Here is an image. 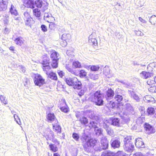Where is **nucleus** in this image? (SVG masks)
<instances>
[{
  "instance_id": "60",
  "label": "nucleus",
  "mask_w": 156,
  "mask_h": 156,
  "mask_svg": "<svg viewBox=\"0 0 156 156\" xmlns=\"http://www.w3.org/2000/svg\"><path fill=\"white\" fill-rule=\"evenodd\" d=\"M154 82H155L154 80H149L147 81V83L149 85H151L154 84Z\"/></svg>"
},
{
  "instance_id": "35",
  "label": "nucleus",
  "mask_w": 156,
  "mask_h": 156,
  "mask_svg": "<svg viewBox=\"0 0 156 156\" xmlns=\"http://www.w3.org/2000/svg\"><path fill=\"white\" fill-rule=\"evenodd\" d=\"M144 101L148 102H152L154 101V98L151 96L149 95H147L144 96Z\"/></svg>"
},
{
  "instance_id": "44",
  "label": "nucleus",
  "mask_w": 156,
  "mask_h": 156,
  "mask_svg": "<svg viewBox=\"0 0 156 156\" xmlns=\"http://www.w3.org/2000/svg\"><path fill=\"white\" fill-rule=\"evenodd\" d=\"M149 21L152 24H154L156 22V16H152L150 18Z\"/></svg>"
},
{
  "instance_id": "55",
  "label": "nucleus",
  "mask_w": 156,
  "mask_h": 156,
  "mask_svg": "<svg viewBox=\"0 0 156 156\" xmlns=\"http://www.w3.org/2000/svg\"><path fill=\"white\" fill-rule=\"evenodd\" d=\"M156 86H151L150 87L149 89V91L151 93H154L155 92V89Z\"/></svg>"
},
{
  "instance_id": "1",
  "label": "nucleus",
  "mask_w": 156,
  "mask_h": 156,
  "mask_svg": "<svg viewBox=\"0 0 156 156\" xmlns=\"http://www.w3.org/2000/svg\"><path fill=\"white\" fill-rule=\"evenodd\" d=\"M114 99L115 101H116V102L115 101H109V102H108L106 104V106L109 108L110 109V108H115L118 107V104L120 105L123 106L124 104L122 103V101L123 99V97L122 95L116 94L115 95Z\"/></svg>"
},
{
  "instance_id": "37",
  "label": "nucleus",
  "mask_w": 156,
  "mask_h": 156,
  "mask_svg": "<svg viewBox=\"0 0 156 156\" xmlns=\"http://www.w3.org/2000/svg\"><path fill=\"white\" fill-rule=\"evenodd\" d=\"M10 12L12 14L16 16L18 15L17 11L15 9L14 6L12 5L10 8Z\"/></svg>"
},
{
  "instance_id": "27",
  "label": "nucleus",
  "mask_w": 156,
  "mask_h": 156,
  "mask_svg": "<svg viewBox=\"0 0 156 156\" xmlns=\"http://www.w3.org/2000/svg\"><path fill=\"white\" fill-rule=\"evenodd\" d=\"M94 132L95 135L97 137L102 135V129L101 128H99L98 126L97 128L94 129Z\"/></svg>"
},
{
  "instance_id": "28",
  "label": "nucleus",
  "mask_w": 156,
  "mask_h": 156,
  "mask_svg": "<svg viewBox=\"0 0 156 156\" xmlns=\"http://www.w3.org/2000/svg\"><path fill=\"white\" fill-rule=\"evenodd\" d=\"M141 74L143 75L145 79H147L150 77L153 76L154 73L153 72L143 71L142 72Z\"/></svg>"
},
{
  "instance_id": "3",
  "label": "nucleus",
  "mask_w": 156,
  "mask_h": 156,
  "mask_svg": "<svg viewBox=\"0 0 156 156\" xmlns=\"http://www.w3.org/2000/svg\"><path fill=\"white\" fill-rule=\"evenodd\" d=\"M97 140L93 138L88 139L87 141L83 144V147L84 151L87 153L90 152L91 149L96 145Z\"/></svg>"
},
{
  "instance_id": "39",
  "label": "nucleus",
  "mask_w": 156,
  "mask_h": 156,
  "mask_svg": "<svg viewBox=\"0 0 156 156\" xmlns=\"http://www.w3.org/2000/svg\"><path fill=\"white\" fill-rule=\"evenodd\" d=\"M89 118L91 119L97 121H98L99 119L98 116L92 113L89 114Z\"/></svg>"
},
{
  "instance_id": "36",
  "label": "nucleus",
  "mask_w": 156,
  "mask_h": 156,
  "mask_svg": "<svg viewBox=\"0 0 156 156\" xmlns=\"http://www.w3.org/2000/svg\"><path fill=\"white\" fill-rule=\"evenodd\" d=\"M49 147L50 150L53 152H56L58 151V148L55 144H50L49 145Z\"/></svg>"
},
{
  "instance_id": "8",
  "label": "nucleus",
  "mask_w": 156,
  "mask_h": 156,
  "mask_svg": "<svg viewBox=\"0 0 156 156\" xmlns=\"http://www.w3.org/2000/svg\"><path fill=\"white\" fill-rule=\"evenodd\" d=\"M49 58L47 56L43 58L41 63L42 65V69L44 71L47 72L51 69L49 66Z\"/></svg>"
},
{
  "instance_id": "24",
  "label": "nucleus",
  "mask_w": 156,
  "mask_h": 156,
  "mask_svg": "<svg viewBox=\"0 0 156 156\" xmlns=\"http://www.w3.org/2000/svg\"><path fill=\"white\" fill-rule=\"evenodd\" d=\"M111 124L117 127L120 126L119 120L117 118L112 117L110 118Z\"/></svg>"
},
{
  "instance_id": "53",
  "label": "nucleus",
  "mask_w": 156,
  "mask_h": 156,
  "mask_svg": "<svg viewBox=\"0 0 156 156\" xmlns=\"http://www.w3.org/2000/svg\"><path fill=\"white\" fill-rule=\"evenodd\" d=\"M14 117L15 119V120H16V122L19 125H20L21 124V122L20 121V119L19 117H18V116L17 115H14Z\"/></svg>"
},
{
  "instance_id": "46",
  "label": "nucleus",
  "mask_w": 156,
  "mask_h": 156,
  "mask_svg": "<svg viewBox=\"0 0 156 156\" xmlns=\"http://www.w3.org/2000/svg\"><path fill=\"white\" fill-rule=\"evenodd\" d=\"M89 76L90 78L94 80H96L98 78V74L90 73Z\"/></svg>"
},
{
  "instance_id": "49",
  "label": "nucleus",
  "mask_w": 156,
  "mask_h": 156,
  "mask_svg": "<svg viewBox=\"0 0 156 156\" xmlns=\"http://www.w3.org/2000/svg\"><path fill=\"white\" fill-rule=\"evenodd\" d=\"M115 156H128V155L122 151H118L115 154Z\"/></svg>"
},
{
  "instance_id": "11",
  "label": "nucleus",
  "mask_w": 156,
  "mask_h": 156,
  "mask_svg": "<svg viewBox=\"0 0 156 156\" xmlns=\"http://www.w3.org/2000/svg\"><path fill=\"white\" fill-rule=\"evenodd\" d=\"M144 126L147 133H153L155 132V130L154 127L148 123H145L144 125Z\"/></svg>"
},
{
  "instance_id": "16",
  "label": "nucleus",
  "mask_w": 156,
  "mask_h": 156,
  "mask_svg": "<svg viewBox=\"0 0 156 156\" xmlns=\"http://www.w3.org/2000/svg\"><path fill=\"white\" fill-rule=\"evenodd\" d=\"M135 145L138 148H143L145 147V145L140 138H138L135 139Z\"/></svg>"
},
{
  "instance_id": "6",
  "label": "nucleus",
  "mask_w": 156,
  "mask_h": 156,
  "mask_svg": "<svg viewBox=\"0 0 156 156\" xmlns=\"http://www.w3.org/2000/svg\"><path fill=\"white\" fill-rule=\"evenodd\" d=\"M23 17L26 26L31 27V25L34 23L30 14L27 12H24Z\"/></svg>"
},
{
  "instance_id": "19",
  "label": "nucleus",
  "mask_w": 156,
  "mask_h": 156,
  "mask_svg": "<svg viewBox=\"0 0 156 156\" xmlns=\"http://www.w3.org/2000/svg\"><path fill=\"white\" fill-rule=\"evenodd\" d=\"M130 94V97L133 99L135 100L137 102H139L140 101V98L138 96L135 92L133 91L128 90Z\"/></svg>"
},
{
  "instance_id": "61",
  "label": "nucleus",
  "mask_w": 156,
  "mask_h": 156,
  "mask_svg": "<svg viewBox=\"0 0 156 156\" xmlns=\"http://www.w3.org/2000/svg\"><path fill=\"white\" fill-rule=\"evenodd\" d=\"M3 32L4 34H9V30L8 28L5 27L4 29Z\"/></svg>"
},
{
  "instance_id": "50",
  "label": "nucleus",
  "mask_w": 156,
  "mask_h": 156,
  "mask_svg": "<svg viewBox=\"0 0 156 156\" xmlns=\"http://www.w3.org/2000/svg\"><path fill=\"white\" fill-rule=\"evenodd\" d=\"M125 108L128 111L132 110L133 109V107L130 103H126L125 105Z\"/></svg>"
},
{
  "instance_id": "57",
  "label": "nucleus",
  "mask_w": 156,
  "mask_h": 156,
  "mask_svg": "<svg viewBox=\"0 0 156 156\" xmlns=\"http://www.w3.org/2000/svg\"><path fill=\"white\" fill-rule=\"evenodd\" d=\"M77 154V150L76 149H73L71 152L72 156H76Z\"/></svg>"
},
{
  "instance_id": "41",
  "label": "nucleus",
  "mask_w": 156,
  "mask_h": 156,
  "mask_svg": "<svg viewBox=\"0 0 156 156\" xmlns=\"http://www.w3.org/2000/svg\"><path fill=\"white\" fill-rule=\"evenodd\" d=\"M60 109L62 111L65 113H67L69 111V108L66 103L65 105L61 107Z\"/></svg>"
},
{
  "instance_id": "34",
  "label": "nucleus",
  "mask_w": 156,
  "mask_h": 156,
  "mask_svg": "<svg viewBox=\"0 0 156 156\" xmlns=\"http://www.w3.org/2000/svg\"><path fill=\"white\" fill-rule=\"evenodd\" d=\"M71 37V35L69 34H63L62 36V39L63 40H64L66 41V43L65 44V45L67 44L66 40H69Z\"/></svg>"
},
{
  "instance_id": "5",
  "label": "nucleus",
  "mask_w": 156,
  "mask_h": 156,
  "mask_svg": "<svg viewBox=\"0 0 156 156\" xmlns=\"http://www.w3.org/2000/svg\"><path fill=\"white\" fill-rule=\"evenodd\" d=\"M101 146L95 148V150L96 151H101L103 150H106L108 148V141L106 137H103L101 138Z\"/></svg>"
},
{
  "instance_id": "30",
  "label": "nucleus",
  "mask_w": 156,
  "mask_h": 156,
  "mask_svg": "<svg viewBox=\"0 0 156 156\" xmlns=\"http://www.w3.org/2000/svg\"><path fill=\"white\" fill-rule=\"evenodd\" d=\"M26 5L27 7L34 9L35 8V1L34 0H28Z\"/></svg>"
},
{
  "instance_id": "64",
  "label": "nucleus",
  "mask_w": 156,
  "mask_h": 156,
  "mask_svg": "<svg viewBox=\"0 0 156 156\" xmlns=\"http://www.w3.org/2000/svg\"><path fill=\"white\" fill-rule=\"evenodd\" d=\"M133 156H144L141 153H136L133 154Z\"/></svg>"
},
{
  "instance_id": "2",
  "label": "nucleus",
  "mask_w": 156,
  "mask_h": 156,
  "mask_svg": "<svg viewBox=\"0 0 156 156\" xmlns=\"http://www.w3.org/2000/svg\"><path fill=\"white\" fill-rule=\"evenodd\" d=\"M104 96L100 90L96 91L91 97V101L98 106L103 105Z\"/></svg>"
},
{
  "instance_id": "47",
  "label": "nucleus",
  "mask_w": 156,
  "mask_h": 156,
  "mask_svg": "<svg viewBox=\"0 0 156 156\" xmlns=\"http://www.w3.org/2000/svg\"><path fill=\"white\" fill-rule=\"evenodd\" d=\"M92 37L90 35L89 38H91V39L89 40V42H91L95 46H96L98 44L97 40L95 38H91Z\"/></svg>"
},
{
  "instance_id": "25",
  "label": "nucleus",
  "mask_w": 156,
  "mask_h": 156,
  "mask_svg": "<svg viewBox=\"0 0 156 156\" xmlns=\"http://www.w3.org/2000/svg\"><path fill=\"white\" fill-rule=\"evenodd\" d=\"M48 71L45 72L48 75V77L55 80H57L58 78L56 73L53 72L49 73Z\"/></svg>"
},
{
  "instance_id": "62",
  "label": "nucleus",
  "mask_w": 156,
  "mask_h": 156,
  "mask_svg": "<svg viewBox=\"0 0 156 156\" xmlns=\"http://www.w3.org/2000/svg\"><path fill=\"white\" fill-rule=\"evenodd\" d=\"M136 34L138 36H142L144 35L143 33L139 30L136 31Z\"/></svg>"
},
{
  "instance_id": "54",
  "label": "nucleus",
  "mask_w": 156,
  "mask_h": 156,
  "mask_svg": "<svg viewBox=\"0 0 156 156\" xmlns=\"http://www.w3.org/2000/svg\"><path fill=\"white\" fill-rule=\"evenodd\" d=\"M41 28L42 31L44 32H46L47 31V27L45 25L42 24L41 25Z\"/></svg>"
},
{
  "instance_id": "20",
  "label": "nucleus",
  "mask_w": 156,
  "mask_h": 156,
  "mask_svg": "<svg viewBox=\"0 0 156 156\" xmlns=\"http://www.w3.org/2000/svg\"><path fill=\"white\" fill-rule=\"evenodd\" d=\"M103 127L105 129L108 135L110 136H113V130L109 127L108 125L105 122L103 124Z\"/></svg>"
},
{
  "instance_id": "63",
  "label": "nucleus",
  "mask_w": 156,
  "mask_h": 156,
  "mask_svg": "<svg viewBox=\"0 0 156 156\" xmlns=\"http://www.w3.org/2000/svg\"><path fill=\"white\" fill-rule=\"evenodd\" d=\"M124 86L129 88L131 87L132 85L128 82H126Z\"/></svg>"
},
{
  "instance_id": "42",
  "label": "nucleus",
  "mask_w": 156,
  "mask_h": 156,
  "mask_svg": "<svg viewBox=\"0 0 156 156\" xmlns=\"http://www.w3.org/2000/svg\"><path fill=\"white\" fill-rule=\"evenodd\" d=\"M72 136L73 139L76 141H79L80 136L78 134L76 133H73Z\"/></svg>"
},
{
  "instance_id": "10",
  "label": "nucleus",
  "mask_w": 156,
  "mask_h": 156,
  "mask_svg": "<svg viewBox=\"0 0 156 156\" xmlns=\"http://www.w3.org/2000/svg\"><path fill=\"white\" fill-rule=\"evenodd\" d=\"M114 94V91L111 88L108 89L105 93V97L108 102H109L110 100L113 98Z\"/></svg>"
},
{
  "instance_id": "52",
  "label": "nucleus",
  "mask_w": 156,
  "mask_h": 156,
  "mask_svg": "<svg viewBox=\"0 0 156 156\" xmlns=\"http://www.w3.org/2000/svg\"><path fill=\"white\" fill-rule=\"evenodd\" d=\"M80 76L81 77H83L86 76L87 73L83 70H81L80 71L79 73Z\"/></svg>"
},
{
  "instance_id": "18",
  "label": "nucleus",
  "mask_w": 156,
  "mask_h": 156,
  "mask_svg": "<svg viewBox=\"0 0 156 156\" xmlns=\"http://www.w3.org/2000/svg\"><path fill=\"white\" fill-rule=\"evenodd\" d=\"M7 0H2L0 3V11H5L7 9L8 4Z\"/></svg>"
},
{
  "instance_id": "33",
  "label": "nucleus",
  "mask_w": 156,
  "mask_h": 156,
  "mask_svg": "<svg viewBox=\"0 0 156 156\" xmlns=\"http://www.w3.org/2000/svg\"><path fill=\"white\" fill-rule=\"evenodd\" d=\"M89 139V136L87 134L85 133H83L82 135L80 137V139L82 141L83 144L86 142Z\"/></svg>"
},
{
  "instance_id": "31",
  "label": "nucleus",
  "mask_w": 156,
  "mask_h": 156,
  "mask_svg": "<svg viewBox=\"0 0 156 156\" xmlns=\"http://www.w3.org/2000/svg\"><path fill=\"white\" fill-rule=\"evenodd\" d=\"M98 123L96 121H90L88 124L89 127L90 129L97 128L98 127Z\"/></svg>"
},
{
  "instance_id": "29",
  "label": "nucleus",
  "mask_w": 156,
  "mask_h": 156,
  "mask_svg": "<svg viewBox=\"0 0 156 156\" xmlns=\"http://www.w3.org/2000/svg\"><path fill=\"white\" fill-rule=\"evenodd\" d=\"M82 84L81 82L79 81L77 78V80L74 82L72 86L75 89H80L81 88Z\"/></svg>"
},
{
  "instance_id": "38",
  "label": "nucleus",
  "mask_w": 156,
  "mask_h": 156,
  "mask_svg": "<svg viewBox=\"0 0 156 156\" xmlns=\"http://www.w3.org/2000/svg\"><path fill=\"white\" fill-rule=\"evenodd\" d=\"M147 112L148 115H152L154 113V109L152 107H148L147 109Z\"/></svg>"
},
{
  "instance_id": "12",
  "label": "nucleus",
  "mask_w": 156,
  "mask_h": 156,
  "mask_svg": "<svg viewBox=\"0 0 156 156\" xmlns=\"http://www.w3.org/2000/svg\"><path fill=\"white\" fill-rule=\"evenodd\" d=\"M44 3L42 0H36L35 1V6L38 8H41L42 7L43 10H45L48 9V5Z\"/></svg>"
},
{
  "instance_id": "48",
  "label": "nucleus",
  "mask_w": 156,
  "mask_h": 156,
  "mask_svg": "<svg viewBox=\"0 0 156 156\" xmlns=\"http://www.w3.org/2000/svg\"><path fill=\"white\" fill-rule=\"evenodd\" d=\"M113 153L111 151H106L103 152L101 156H113Z\"/></svg>"
},
{
  "instance_id": "56",
  "label": "nucleus",
  "mask_w": 156,
  "mask_h": 156,
  "mask_svg": "<svg viewBox=\"0 0 156 156\" xmlns=\"http://www.w3.org/2000/svg\"><path fill=\"white\" fill-rule=\"evenodd\" d=\"M57 73L59 76L61 78H62L65 75V73H64L62 71L58 70L57 71Z\"/></svg>"
},
{
  "instance_id": "15",
  "label": "nucleus",
  "mask_w": 156,
  "mask_h": 156,
  "mask_svg": "<svg viewBox=\"0 0 156 156\" xmlns=\"http://www.w3.org/2000/svg\"><path fill=\"white\" fill-rule=\"evenodd\" d=\"M123 146L125 150L129 152H132L134 147L133 142L130 144L126 143V145H123Z\"/></svg>"
},
{
  "instance_id": "17",
  "label": "nucleus",
  "mask_w": 156,
  "mask_h": 156,
  "mask_svg": "<svg viewBox=\"0 0 156 156\" xmlns=\"http://www.w3.org/2000/svg\"><path fill=\"white\" fill-rule=\"evenodd\" d=\"M65 80L68 85L72 86L74 82H76L77 80V78L76 77L65 78Z\"/></svg>"
},
{
  "instance_id": "4",
  "label": "nucleus",
  "mask_w": 156,
  "mask_h": 156,
  "mask_svg": "<svg viewBox=\"0 0 156 156\" xmlns=\"http://www.w3.org/2000/svg\"><path fill=\"white\" fill-rule=\"evenodd\" d=\"M50 57L52 60L51 65L53 68H55L58 67L59 59L58 54L55 51L52 50L50 51Z\"/></svg>"
},
{
  "instance_id": "45",
  "label": "nucleus",
  "mask_w": 156,
  "mask_h": 156,
  "mask_svg": "<svg viewBox=\"0 0 156 156\" xmlns=\"http://www.w3.org/2000/svg\"><path fill=\"white\" fill-rule=\"evenodd\" d=\"M73 66L76 68H80L81 67V63L77 61H74L73 63Z\"/></svg>"
},
{
  "instance_id": "23",
  "label": "nucleus",
  "mask_w": 156,
  "mask_h": 156,
  "mask_svg": "<svg viewBox=\"0 0 156 156\" xmlns=\"http://www.w3.org/2000/svg\"><path fill=\"white\" fill-rule=\"evenodd\" d=\"M34 15L37 18L39 21H41V12L40 10L37 9H33Z\"/></svg>"
},
{
  "instance_id": "7",
  "label": "nucleus",
  "mask_w": 156,
  "mask_h": 156,
  "mask_svg": "<svg viewBox=\"0 0 156 156\" xmlns=\"http://www.w3.org/2000/svg\"><path fill=\"white\" fill-rule=\"evenodd\" d=\"M34 80L35 85L39 87L45 83L44 79L40 74H34Z\"/></svg>"
},
{
  "instance_id": "21",
  "label": "nucleus",
  "mask_w": 156,
  "mask_h": 156,
  "mask_svg": "<svg viewBox=\"0 0 156 156\" xmlns=\"http://www.w3.org/2000/svg\"><path fill=\"white\" fill-rule=\"evenodd\" d=\"M53 129L57 133H61V127L58 124V122H55L54 124H52Z\"/></svg>"
},
{
  "instance_id": "14",
  "label": "nucleus",
  "mask_w": 156,
  "mask_h": 156,
  "mask_svg": "<svg viewBox=\"0 0 156 156\" xmlns=\"http://www.w3.org/2000/svg\"><path fill=\"white\" fill-rule=\"evenodd\" d=\"M110 143L112 147L114 149L119 148L121 143L120 140L117 139H112L110 141Z\"/></svg>"
},
{
  "instance_id": "59",
  "label": "nucleus",
  "mask_w": 156,
  "mask_h": 156,
  "mask_svg": "<svg viewBox=\"0 0 156 156\" xmlns=\"http://www.w3.org/2000/svg\"><path fill=\"white\" fill-rule=\"evenodd\" d=\"M139 110L141 112L142 115H144L145 114V111L144 108L143 107H140L139 108Z\"/></svg>"
},
{
  "instance_id": "43",
  "label": "nucleus",
  "mask_w": 156,
  "mask_h": 156,
  "mask_svg": "<svg viewBox=\"0 0 156 156\" xmlns=\"http://www.w3.org/2000/svg\"><path fill=\"white\" fill-rule=\"evenodd\" d=\"M122 120L121 121V123L122 124L126 123L129 121V118L124 116H121Z\"/></svg>"
},
{
  "instance_id": "26",
  "label": "nucleus",
  "mask_w": 156,
  "mask_h": 156,
  "mask_svg": "<svg viewBox=\"0 0 156 156\" xmlns=\"http://www.w3.org/2000/svg\"><path fill=\"white\" fill-rule=\"evenodd\" d=\"M133 140L131 136H127L125 137L123 140V145H126V144H131L133 142Z\"/></svg>"
},
{
  "instance_id": "13",
  "label": "nucleus",
  "mask_w": 156,
  "mask_h": 156,
  "mask_svg": "<svg viewBox=\"0 0 156 156\" xmlns=\"http://www.w3.org/2000/svg\"><path fill=\"white\" fill-rule=\"evenodd\" d=\"M46 118L47 119V121L50 123H51L53 121H55V122H58V121L56 119L54 113L51 112H49L47 113Z\"/></svg>"
},
{
  "instance_id": "40",
  "label": "nucleus",
  "mask_w": 156,
  "mask_h": 156,
  "mask_svg": "<svg viewBox=\"0 0 156 156\" xmlns=\"http://www.w3.org/2000/svg\"><path fill=\"white\" fill-rule=\"evenodd\" d=\"M0 100L2 103H3L4 105H6L8 103V101L5 97L3 95H0Z\"/></svg>"
},
{
  "instance_id": "22",
  "label": "nucleus",
  "mask_w": 156,
  "mask_h": 156,
  "mask_svg": "<svg viewBox=\"0 0 156 156\" xmlns=\"http://www.w3.org/2000/svg\"><path fill=\"white\" fill-rule=\"evenodd\" d=\"M16 44L20 46H21L24 45V40L23 38L21 37H18L14 40Z\"/></svg>"
},
{
  "instance_id": "32",
  "label": "nucleus",
  "mask_w": 156,
  "mask_h": 156,
  "mask_svg": "<svg viewBox=\"0 0 156 156\" xmlns=\"http://www.w3.org/2000/svg\"><path fill=\"white\" fill-rule=\"evenodd\" d=\"M79 121L82 124L85 126H88L87 125L88 122V120L86 117L83 116L80 118Z\"/></svg>"
},
{
  "instance_id": "51",
  "label": "nucleus",
  "mask_w": 156,
  "mask_h": 156,
  "mask_svg": "<svg viewBox=\"0 0 156 156\" xmlns=\"http://www.w3.org/2000/svg\"><path fill=\"white\" fill-rule=\"evenodd\" d=\"M99 68L98 66H92L90 67V70L92 71H98Z\"/></svg>"
},
{
  "instance_id": "9",
  "label": "nucleus",
  "mask_w": 156,
  "mask_h": 156,
  "mask_svg": "<svg viewBox=\"0 0 156 156\" xmlns=\"http://www.w3.org/2000/svg\"><path fill=\"white\" fill-rule=\"evenodd\" d=\"M45 137L47 140H51L53 142H55L56 139H55V135L54 133L51 129H47L45 134Z\"/></svg>"
},
{
  "instance_id": "58",
  "label": "nucleus",
  "mask_w": 156,
  "mask_h": 156,
  "mask_svg": "<svg viewBox=\"0 0 156 156\" xmlns=\"http://www.w3.org/2000/svg\"><path fill=\"white\" fill-rule=\"evenodd\" d=\"M143 119L141 117L138 118L136 120V122L137 124H142L143 122Z\"/></svg>"
}]
</instances>
